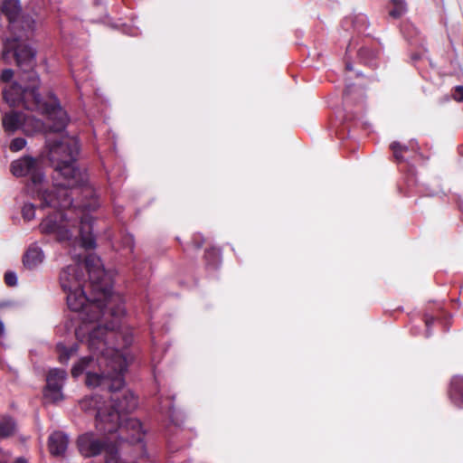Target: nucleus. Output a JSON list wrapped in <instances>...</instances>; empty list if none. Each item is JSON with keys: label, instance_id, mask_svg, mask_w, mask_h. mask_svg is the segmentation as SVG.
Masks as SVG:
<instances>
[{"label": "nucleus", "instance_id": "25", "mask_svg": "<svg viewBox=\"0 0 463 463\" xmlns=\"http://www.w3.org/2000/svg\"><path fill=\"white\" fill-rule=\"evenodd\" d=\"M125 241H126V242L128 243V245L129 247V250L132 251L133 248H134L133 238L131 236H128V237L125 238Z\"/></svg>", "mask_w": 463, "mask_h": 463}, {"label": "nucleus", "instance_id": "21", "mask_svg": "<svg viewBox=\"0 0 463 463\" xmlns=\"http://www.w3.org/2000/svg\"><path fill=\"white\" fill-rule=\"evenodd\" d=\"M5 282L9 287L16 286L17 276L14 271H7L5 274Z\"/></svg>", "mask_w": 463, "mask_h": 463}, {"label": "nucleus", "instance_id": "4", "mask_svg": "<svg viewBox=\"0 0 463 463\" xmlns=\"http://www.w3.org/2000/svg\"><path fill=\"white\" fill-rule=\"evenodd\" d=\"M128 367L127 359L116 347L106 348L96 355L81 357L72 367L74 378L86 375L89 387L106 388L111 395L108 413H116L118 420L132 412L137 407V399L128 390L121 391L124 386L123 373Z\"/></svg>", "mask_w": 463, "mask_h": 463}, {"label": "nucleus", "instance_id": "18", "mask_svg": "<svg viewBox=\"0 0 463 463\" xmlns=\"http://www.w3.org/2000/svg\"><path fill=\"white\" fill-rule=\"evenodd\" d=\"M392 8L389 11L392 18H400L407 11V5L404 0H392Z\"/></svg>", "mask_w": 463, "mask_h": 463}, {"label": "nucleus", "instance_id": "22", "mask_svg": "<svg viewBox=\"0 0 463 463\" xmlns=\"http://www.w3.org/2000/svg\"><path fill=\"white\" fill-rule=\"evenodd\" d=\"M391 149L393 151V156L397 161H402L403 159L402 154V152L400 151L402 148V145L399 142H392L391 144Z\"/></svg>", "mask_w": 463, "mask_h": 463}, {"label": "nucleus", "instance_id": "3", "mask_svg": "<svg viewBox=\"0 0 463 463\" xmlns=\"http://www.w3.org/2000/svg\"><path fill=\"white\" fill-rule=\"evenodd\" d=\"M16 65L21 71L20 82H14L9 89L4 90V99L10 106L23 103L29 110H37L45 115L52 124L43 123L31 115L23 117L22 129L26 135L38 132H60L68 122L66 111L61 107L58 99L51 94L48 101L42 100L37 92L39 77L33 71L35 66L34 53L27 49H18L15 52Z\"/></svg>", "mask_w": 463, "mask_h": 463}, {"label": "nucleus", "instance_id": "29", "mask_svg": "<svg viewBox=\"0 0 463 463\" xmlns=\"http://www.w3.org/2000/svg\"><path fill=\"white\" fill-rule=\"evenodd\" d=\"M408 147L406 146H402V148L400 149L401 152L407 151Z\"/></svg>", "mask_w": 463, "mask_h": 463}, {"label": "nucleus", "instance_id": "16", "mask_svg": "<svg viewBox=\"0 0 463 463\" xmlns=\"http://www.w3.org/2000/svg\"><path fill=\"white\" fill-rule=\"evenodd\" d=\"M16 430L15 421L11 417H3L0 420V438L12 436Z\"/></svg>", "mask_w": 463, "mask_h": 463}, {"label": "nucleus", "instance_id": "10", "mask_svg": "<svg viewBox=\"0 0 463 463\" xmlns=\"http://www.w3.org/2000/svg\"><path fill=\"white\" fill-rule=\"evenodd\" d=\"M117 423V429L113 432L119 431L121 439H126L132 443L143 441L145 431L139 420L125 416L118 420Z\"/></svg>", "mask_w": 463, "mask_h": 463}, {"label": "nucleus", "instance_id": "26", "mask_svg": "<svg viewBox=\"0 0 463 463\" xmlns=\"http://www.w3.org/2000/svg\"><path fill=\"white\" fill-rule=\"evenodd\" d=\"M434 319L432 317H430V318H426V326L427 328H429L430 326V325L433 323Z\"/></svg>", "mask_w": 463, "mask_h": 463}, {"label": "nucleus", "instance_id": "20", "mask_svg": "<svg viewBox=\"0 0 463 463\" xmlns=\"http://www.w3.org/2000/svg\"><path fill=\"white\" fill-rule=\"evenodd\" d=\"M26 145V140L23 137H16L14 139L12 140L11 144H10V150L14 151V152H17V151H20L21 149H23Z\"/></svg>", "mask_w": 463, "mask_h": 463}, {"label": "nucleus", "instance_id": "7", "mask_svg": "<svg viewBox=\"0 0 463 463\" xmlns=\"http://www.w3.org/2000/svg\"><path fill=\"white\" fill-rule=\"evenodd\" d=\"M80 408L87 411H93L96 414V427L104 433H113L117 429L118 415L108 413V406L103 396L94 394L82 399L80 402Z\"/></svg>", "mask_w": 463, "mask_h": 463}, {"label": "nucleus", "instance_id": "9", "mask_svg": "<svg viewBox=\"0 0 463 463\" xmlns=\"http://www.w3.org/2000/svg\"><path fill=\"white\" fill-rule=\"evenodd\" d=\"M67 379V373L63 369H51L46 376V386L43 391L44 399L49 402L56 403L64 399L62 389Z\"/></svg>", "mask_w": 463, "mask_h": 463}, {"label": "nucleus", "instance_id": "32", "mask_svg": "<svg viewBox=\"0 0 463 463\" xmlns=\"http://www.w3.org/2000/svg\"><path fill=\"white\" fill-rule=\"evenodd\" d=\"M2 19H3V18H2V16H1V17H0V26H1V27H3V26H4V25H3V24H2Z\"/></svg>", "mask_w": 463, "mask_h": 463}, {"label": "nucleus", "instance_id": "31", "mask_svg": "<svg viewBox=\"0 0 463 463\" xmlns=\"http://www.w3.org/2000/svg\"><path fill=\"white\" fill-rule=\"evenodd\" d=\"M346 69H347V70H349V71H351V70H352V66H351L350 64H347V65H346Z\"/></svg>", "mask_w": 463, "mask_h": 463}, {"label": "nucleus", "instance_id": "24", "mask_svg": "<svg viewBox=\"0 0 463 463\" xmlns=\"http://www.w3.org/2000/svg\"><path fill=\"white\" fill-rule=\"evenodd\" d=\"M453 98L457 101H463V86H457L455 88Z\"/></svg>", "mask_w": 463, "mask_h": 463}, {"label": "nucleus", "instance_id": "19", "mask_svg": "<svg viewBox=\"0 0 463 463\" xmlns=\"http://www.w3.org/2000/svg\"><path fill=\"white\" fill-rule=\"evenodd\" d=\"M22 215L25 221H31L35 217V206L33 203H24L22 208Z\"/></svg>", "mask_w": 463, "mask_h": 463}, {"label": "nucleus", "instance_id": "12", "mask_svg": "<svg viewBox=\"0 0 463 463\" xmlns=\"http://www.w3.org/2000/svg\"><path fill=\"white\" fill-rule=\"evenodd\" d=\"M49 449L52 455H62L69 444V437L62 431H55L49 437Z\"/></svg>", "mask_w": 463, "mask_h": 463}, {"label": "nucleus", "instance_id": "8", "mask_svg": "<svg viewBox=\"0 0 463 463\" xmlns=\"http://www.w3.org/2000/svg\"><path fill=\"white\" fill-rule=\"evenodd\" d=\"M77 447L80 453L85 458L96 457L102 452L106 454V459L110 456L111 449L116 451L114 446L109 445L105 439L97 437L92 432H86L79 436Z\"/></svg>", "mask_w": 463, "mask_h": 463}, {"label": "nucleus", "instance_id": "13", "mask_svg": "<svg viewBox=\"0 0 463 463\" xmlns=\"http://www.w3.org/2000/svg\"><path fill=\"white\" fill-rule=\"evenodd\" d=\"M24 114L16 111L5 113L3 117V127L7 132H14L22 128Z\"/></svg>", "mask_w": 463, "mask_h": 463}, {"label": "nucleus", "instance_id": "1", "mask_svg": "<svg viewBox=\"0 0 463 463\" xmlns=\"http://www.w3.org/2000/svg\"><path fill=\"white\" fill-rule=\"evenodd\" d=\"M79 143L74 137H66L50 147L49 157L54 165L55 194L61 196L58 204L64 213L48 215L40 224L41 232L54 234L58 241H70L79 235L82 247L96 246L93 235V219L90 212L99 207L93 188L88 184L85 171L76 167Z\"/></svg>", "mask_w": 463, "mask_h": 463}, {"label": "nucleus", "instance_id": "30", "mask_svg": "<svg viewBox=\"0 0 463 463\" xmlns=\"http://www.w3.org/2000/svg\"><path fill=\"white\" fill-rule=\"evenodd\" d=\"M194 243H195V247L198 248V249L201 248L202 244H203V242H198V243L194 242Z\"/></svg>", "mask_w": 463, "mask_h": 463}, {"label": "nucleus", "instance_id": "17", "mask_svg": "<svg viewBox=\"0 0 463 463\" xmlns=\"http://www.w3.org/2000/svg\"><path fill=\"white\" fill-rule=\"evenodd\" d=\"M56 349L59 354V361L61 364H66L69 359L78 351V345H73L68 348L62 343H58Z\"/></svg>", "mask_w": 463, "mask_h": 463}, {"label": "nucleus", "instance_id": "2", "mask_svg": "<svg viewBox=\"0 0 463 463\" xmlns=\"http://www.w3.org/2000/svg\"><path fill=\"white\" fill-rule=\"evenodd\" d=\"M85 269L88 270L90 282L97 296L92 298L86 297L82 287H80L79 277L74 273L72 280L68 279L69 271L60 276V283L62 289L67 293V304L70 309L79 312L87 310V317L90 321L99 320L102 317L109 323L105 326L99 324L89 334L88 347L91 352L90 355L110 348L109 341L115 337V331L119 328L120 320L125 315V307L122 298L112 291L111 279L103 268L99 257L89 255L85 260Z\"/></svg>", "mask_w": 463, "mask_h": 463}, {"label": "nucleus", "instance_id": "28", "mask_svg": "<svg viewBox=\"0 0 463 463\" xmlns=\"http://www.w3.org/2000/svg\"><path fill=\"white\" fill-rule=\"evenodd\" d=\"M14 463H27V460L24 458H18Z\"/></svg>", "mask_w": 463, "mask_h": 463}, {"label": "nucleus", "instance_id": "15", "mask_svg": "<svg viewBox=\"0 0 463 463\" xmlns=\"http://www.w3.org/2000/svg\"><path fill=\"white\" fill-rule=\"evenodd\" d=\"M65 271H69V275H68V279L70 280H72L73 278H74V273L77 275V277H79V284H80V287H83V284L85 282V276H84V273H83V265L80 262H76L74 264H71V265H68L66 268H64L61 271V274L60 276L65 272Z\"/></svg>", "mask_w": 463, "mask_h": 463}, {"label": "nucleus", "instance_id": "6", "mask_svg": "<svg viewBox=\"0 0 463 463\" xmlns=\"http://www.w3.org/2000/svg\"><path fill=\"white\" fill-rule=\"evenodd\" d=\"M11 172L14 176L21 177L29 175L31 182L27 187L33 196L41 200V208L50 207L53 210L61 209L58 201L61 196L55 194L54 186L52 190L44 188V176L36 159L31 156H24L15 160L11 165ZM54 213H60L55 211ZM53 213L52 215H54Z\"/></svg>", "mask_w": 463, "mask_h": 463}, {"label": "nucleus", "instance_id": "11", "mask_svg": "<svg viewBox=\"0 0 463 463\" xmlns=\"http://www.w3.org/2000/svg\"><path fill=\"white\" fill-rule=\"evenodd\" d=\"M43 260L44 254L43 250L36 243H33L24 252L23 264L28 269H34L43 263Z\"/></svg>", "mask_w": 463, "mask_h": 463}, {"label": "nucleus", "instance_id": "5", "mask_svg": "<svg viewBox=\"0 0 463 463\" xmlns=\"http://www.w3.org/2000/svg\"><path fill=\"white\" fill-rule=\"evenodd\" d=\"M1 15L6 20V27L14 37L7 38L4 43V49L2 52V59L5 62L8 63L11 55L15 58V52L18 49H27L32 51L36 55V52L30 46L22 43L24 35L17 34L16 30L21 26L24 30H26L24 34L25 38H29V33H32L34 30V20L31 18H24L23 21H19V15L21 12V5L19 0H3L0 3Z\"/></svg>", "mask_w": 463, "mask_h": 463}, {"label": "nucleus", "instance_id": "23", "mask_svg": "<svg viewBox=\"0 0 463 463\" xmlns=\"http://www.w3.org/2000/svg\"><path fill=\"white\" fill-rule=\"evenodd\" d=\"M14 76V71L11 69H5L2 71L0 79L2 81L7 82L9 81Z\"/></svg>", "mask_w": 463, "mask_h": 463}, {"label": "nucleus", "instance_id": "27", "mask_svg": "<svg viewBox=\"0 0 463 463\" xmlns=\"http://www.w3.org/2000/svg\"><path fill=\"white\" fill-rule=\"evenodd\" d=\"M5 334V326L2 321H0V337Z\"/></svg>", "mask_w": 463, "mask_h": 463}, {"label": "nucleus", "instance_id": "14", "mask_svg": "<svg viewBox=\"0 0 463 463\" xmlns=\"http://www.w3.org/2000/svg\"><path fill=\"white\" fill-rule=\"evenodd\" d=\"M449 396L457 406H463V376H456L452 379Z\"/></svg>", "mask_w": 463, "mask_h": 463}]
</instances>
